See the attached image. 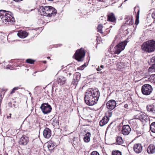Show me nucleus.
I'll use <instances>...</instances> for the list:
<instances>
[{
	"label": "nucleus",
	"instance_id": "1",
	"mask_svg": "<svg viewBox=\"0 0 155 155\" xmlns=\"http://www.w3.org/2000/svg\"><path fill=\"white\" fill-rule=\"evenodd\" d=\"M99 96V91L97 88L89 89L85 93V102L88 105L92 106L97 103Z\"/></svg>",
	"mask_w": 155,
	"mask_h": 155
},
{
	"label": "nucleus",
	"instance_id": "2",
	"mask_svg": "<svg viewBox=\"0 0 155 155\" xmlns=\"http://www.w3.org/2000/svg\"><path fill=\"white\" fill-rule=\"evenodd\" d=\"M38 12L41 15L49 17L54 16L57 12L56 9L50 6H40Z\"/></svg>",
	"mask_w": 155,
	"mask_h": 155
},
{
	"label": "nucleus",
	"instance_id": "3",
	"mask_svg": "<svg viewBox=\"0 0 155 155\" xmlns=\"http://www.w3.org/2000/svg\"><path fill=\"white\" fill-rule=\"evenodd\" d=\"M12 15V13L9 11L3 10H0V18L3 22H14L15 19Z\"/></svg>",
	"mask_w": 155,
	"mask_h": 155
},
{
	"label": "nucleus",
	"instance_id": "4",
	"mask_svg": "<svg viewBox=\"0 0 155 155\" xmlns=\"http://www.w3.org/2000/svg\"><path fill=\"white\" fill-rule=\"evenodd\" d=\"M142 50L146 52L151 53L155 51V41L153 40L144 42L141 45Z\"/></svg>",
	"mask_w": 155,
	"mask_h": 155
},
{
	"label": "nucleus",
	"instance_id": "5",
	"mask_svg": "<svg viewBox=\"0 0 155 155\" xmlns=\"http://www.w3.org/2000/svg\"><path fill=\"white\" fill-rule=\"evenodd\" d=\"M127 41H124V42H120L114 47V49L113 50V51H111V48H113L114 45L113 43L108 51H110L112 54L113 53L114 54H119L124 49L126 45L127 44Z\"/></svg>",
	"mask_w": 155,
	"mask_h": 155
},
{
	"label": "nucleus",
	"instance_id": "6",
	"mask_svg": "<svg viewBox=\"0 0 155 155\" xmlns=\"http://www.w3.org/2000/svg\"><path fill=\"white\" fill-rule=\"evenodd\" d=\"M85 52L84 49L81 48L77 50L74 54L75 58L78 61H82V58L85 56Z\"/></svg>",
	"mask_w": 155,
	"mask_h": 155
},
{
	"label": "nucleus",
	"instance_id": "7",
	"mask_svg": "<svg viewBox=\"0 0 155 155\" xmlns=\"http://www.w3.org/2000/svg\"><path fill=\"white\" fill-rule=\"evenodd\" d=\"M153 88L149 84H146L142 87L141 91L143 94L146 95L150 94L152 92Z\"/></svg>",
	"mask_w": 155,
	"mask_h": 155
},
{
	"label": "nucleus",
	"instance_id": "8",
	"mask_svg": "<svg viewBox=\"0 0 155 155\" xmlns=\"http://www.w3.org/2000/svg\"><path fill=\"white\" fill-rule=\"evenodd\" d=\"M42 113L44 114H47L51 112L52 108L48 103H43L40 107Z\"/></svg>",
	"mask_w": 155,
	"mask_h": 155
},
{
	"label": "nucleus",
	"instance_id": "9",
	"mask_svg": "<svg viewBox=\"0 0 155 155\" xmlns=\"http://www.w3.org/2000/svg\"><path fill=\"white\" fill-rule=\"evenodd\" d=\"M131 130V128L129 125H124L123 126L121 132L124 135H127L129 134Z\"/></svg>",
	"mask_w": 155,
	"mask_h": 155
},
{
	"label": "nucleus",
	"instance_id": "10",
	"mask_svg": "<svg viewBox=\"0 0 155 155\" xmlns=\"http://www.w3.org/2000/svg\"><path fill=\"white\" fill-rule=\"evenodd\" d=\"M133 149L136 153H139L142 151L143 147L140 143H136L134 145Z\"/></svg>",
	"mask_w": 155,
	"mask_h": 155
},
{
	"label": "nucleus",
	"instance_id": "11",
	"mask_svg": "<svg viewBox=\"0 0 155 155\" xmlns=\"http://www.w3.org/2000/svg\"><path fill=\"white\" fill-rule=\"evenodd\" d=\"M43 134L45 138L48 139L51 135V131L49 128L46 127L43 130Z\"/></svg>",
	"mask_w": 155,
	"mask_h": 155
},
{
	"label": "nucleus",
	"instance_id": "12",
	"mask_svg": "<svg viewBox=\"0 0 155 155\" xmlns=\"http://www.w3.org/2000/svg\"><path fill=\"white\" fill-rule=\"evenodd\" d=\"M116 103L114 100H110L107 102V108L110 110H113L115 107Z\"/></svg>",
	"mask_w": 155,
	"mask_h": 155
},
{
	"label": "nucleus",
	"instance_id": "13",
	"mask_svg": "<svg viewBox=\"0 0 155 155\" xmlns=\"http://www.w3.org/2000/svg\"><path fill=\"white\" fill-rule=\"evenodd\" d=\"M28 138L25 136H23L20 139L19 143L20 145H26L28 142Z\"/></svg>",
	"mask_w": 155,
	"mask_h": 155
},
{
	"label": "nucleus",
	"instance_id": "14",
	"mask_svg": "<svg viewBox=\"0 0 155 155\" xmlns=\"http://www.w3.org/2000/svg\"><path fill=\"white\" fill-rule=\"evenodd\" d=\"M81 74L78 72H76L74 78V81L72 83L73 85H77L81 78Z\"/></svg>",
	"mask_w": 155,
	"mask_h": 155
},
{
	"label": "nucleus",
	"instance_id": "15",
	"mask_svg": "<svg viewBox=\"0 0 155 155\" xmlns=\"http://www.w3.org/2000/svg\"><path fill=\"white\" fill-rule=\"evenodd\" d=\"M116 19L114 14L113 13H111L107 15V21L113 22L116 21Z\"/></svg>",
	"mask_w": 155,
	"mask_h": 155
},
{
	"label": "nucleus",
	"instance_id": "16",
	"mask_svg": "<svg viewBox=\"0 0 155 155\" xmlns=\"http://www.w3.org/2000/svg\"><path fill=\"white\" fill-rule=\"evenodd\" d=\"M147 151L149 154H152L155 153V146L153 144H150L148 147Z\"/></svg>",
	"mask_w": 155,
	"mask_h": 155
},
{
	"label": "nucleus",
	"instance_id": "17",
	"mask_svg": "<svg viewBox=\"0 0 155 155\" xmlns=\"http://www.w3.org/2000/svg\"><path fill=\"white\" fill-rule=\"evenodd\" d=\"M84 137L83 140L85 143H88L90 140V137H91V134L89 132L86 133L84 135H83Z\"/></svg>",
	"mask_w": 155,
	"mask_h": 155
},
{
	"label": "nucleus",
	"instance_id": "18",
	"mask_svg": "<svg viewBox=\"0 0 155 155\" xmlns=\"http://www.w3.org/2000/svg\"><path fill=\"white\" fill-rule=\"evenodd\" d=\"M18 36L21 38H24L28 35V33L25 31H20L17 34Z\"/></svg>",
	"mask_w": 155,
	"mask_h": 155
},
{
	"label": "nucleus",
	"instance_id": "19",
	"mask_svg": "<svg viewBox=\"0 0 155 155\" xmlns=\"http://www.w3.org/2000/svg\"><path fill=\"white\" fill-rule=\"evenodd\" d=\"M147 108L148 111L155 114V105L153 104L148 105Z\"/></svg>",
	"mask_w": 155,
	"mask_h": 155
},
{
	"label": "nucleus",
	"instance_id": "20",
	"mask_svg": "<svg viewBox=\"0 0 155 155\" xmlns=\"http://www.w3.org/2000/svg\"><path fill=\"white\" fill-rule=\"evenodd\" d=\"M66 78L63 76H60L58 78V81L59 84L60 85H63L64 84H65L66 82Z\"/></svg>",
	"mask_w": 155,
	"mask_h": 155
},
{
	"label": "nucleus",
	"instance_id": "21",
	"mask_svg": "<svg viewBox=\"0 0 155 155\" xmlns=\"http://www.w3.org/2000/svg\"><path fill=\"white\" fill-rule=\"evenodd\" d=\"M136 9L137 10V14L136 16V20L135 22V24L137 25L139 23V15L140 13V9L138 6L136 7H135L134 9V11H135Z\"/></svg>",
	"mask_w": 155,
	"mask_h": 155
},
{
	"label": "nucleus",
	"instance_id": "22",
	"mask_svg": "<svg viewBox=\"0 0 155 155\" xmlns=\"http://www.w3.org/2000/svg\"><path fill=\"white\" fill-rule=\"evenodd\" d=\"M106 114L107 113H105V116L103 117L102 119L100 122L99 124L101 126H103L107 124V119H105V117H107V116H106Z\"/></svg>",
	"mask_w": 155,
	"mask_h": 155
},
{
	"label": "nucleus",
	"instance_id": "23",
	"mask_svg": "<svg viewBox=\"0 0 155 155\" xmlns=\"http://www.w3.org/2000/svg\"><path fill=\"white\" fill-rule=\"evenodd\" d=\"M54 144L51 142H49L48 143V148L51 152L54 150Z\"/></svg>",
	"mask_w": 155,
	"mask_h": 155
},
{
	"label": "nucleus",
	"instance_id": "24",
	"mask_svg": "<svg viewBox=\"0 0 155 155\" xmlns=\"http://www.w3.org/2000/svg\"><path fill=\"white\" fill-rule=\"evenodd\" d=\"M59 120L58 119L53 117L52 118V124L54 126H57L59 125Z\"/></svg>",
	"mask_w": 155,
	"mask_h": 155
},
{
	"label": "nucleus",
	"instance_id": "25",
	"mask_svg": "<svg viewBox=\"0 0 155 155\" xmlns=\"http://www.w3.org/2000/svg\"><path fill=\"white\" fill-rule=\"evenodd\" d=\"M150 128L151 131L155 133V122H153L150 125Z\"/></svg>",
	"mask_w": 155,
	"mask_h": 155
},
{
	"label": "nucleus",
	"instance_id": "26",
	"mask_svg": "<svg viewBox=\"0 0 155 155\" xmlns=\"http://www.w3.org/2000/svg\"><path fill=\"white\" fill-rule=\"evenodd\" d=\"M117 142L118 144L120 145L122 144L123 140L121 137H118L117 139Z\"/></svg>",
	"mask_w": 155,
	"mask_h": 155
},
{
	"label": "nucleus",
	"instance_id": "27",
	"mask_svg": "<svg viewBox=\"0 0 155 155\" xmlns=\"http://www.w3.org/2000/svg\"><path fill=\"white\" fill-rule=\"evenodd\" d=\"M141 120L143 121L144 120L145 121H147L148 119V116L146 114H143V115L142 116Z\"/></svg>",
	"mask_w": 155,
	"mask_h": 155
},
{
	"label": "nucleus",
	"instance_id": "28",
	"mask_svg": "<svg viewBox=\"0 0 155 155\" xmlns=\"http://www.w3.org/2000/svg\"><path fill=\"white\" fill-rule=\"evenodd\" d=\"M143 113L142 112H140L139 114L135 116V118L137 119H139L141 120L142 116L143 115Z\"/></svg>",
	"mask_w": 155,
	"mask_h": 155
},
{
	"label": "nucleus",
	"instance_id": "29",
	"mask_svg": "<svg viewBox=\"0 0 155 155\" xmlns=\"http://www.w3.org/2000/svg\"><path fill=\"white\" fill-rule=\"evenodd\" d=\"M112 153V155H121V152L118 150L113 151Z\"/></svg>",
	"mask_w": 155,
	"mask_h": 155
},
{
	"label": "nucleus",
	"instance_id": "30",
	"mask_svg": "<svg viewBox=\"0 0 155 155\" xmlns=\"http://www.w3.org/2000/svg\"><path fill=\"white\" fill-rule=\"evenodd\" d=\"M102 28L103 26L102 25L100 24L98 25L97 28V31L101 33H102Z\"/></svg>",
	"mask_w": 155,
	"mask_h": 155
},
{
	"label": "nucleus",
	"instance_id": "31",
	"mask_svg": "<svg viewBox=\"0 0 155 155\" xmlns=\"http://www.w3.org/2000/svg\"><path fill=\"white\" fill-rule=\"evenodd\" d=\"M133 20L132 19L128 20L126 22V24L130 25H132L133 24Z\"/></svg>",
	"mask_w": 155,
	"mask_h": 155
},
{
	"label": "nucleus",
	"instance_id": "32",
	"mask_svg": "<svg viewBox=\"0 0 155 155\" xmlns=\"http://www.w3.org/2000/svg\"><path fill=\"white\" fill-rule=\"evenodd\" d=\"M26 62L29 64H33L35 62V61L30 59H28L26 60Z\"/></svg>",
	"mask_w": 155,
	"mask_h": 155
},
{
	"label": "nucleus",
	"instance_id": "33",
	"mask_svg": "<svg viewBox=\"0 0 155 155\" xmlns=\"http://www.w3.org/2000/svg\"><path fill=\"white\" fill-rule=\"evenodd\" d=\"M149 70V71H155V64L153 65L152 67H150Z\"/></svg>",
	"mask_w": 155,
	"mask_h": 155
},
{
	"label": "nucleus",
	"instance_id": "34",
	"mask_svg": "<svg viewBox=\"0 0 155 155\" xmlns=\"http://www.w3.org/2000/svg\"><path fill=\"white\" fill-rule=\"evenodd\" d=\"M18 88H19L18 87H16L12 89V91L11 92V94H12L14 93L15 91H16L18 89Z\"/></svg>",
	"mask_w": 155,
	"mask_h": 155
},
{
	"label": "nucleus",
	"instance_id": "35",
	"mask_svg": "<svg viewBox=\"0 0 155 155\" xmlns=\"http://www.w3.org/2000/svg\"><path fill=\"white\" fill-rule=\"evenodd\" d=\"M91 155H100L99 153L96 151H94L92 152Z\"/></svg>",
	"mask_w": 155,
	"mask_h": 155
},
{
	"label": "nucleus",
	"instance_id": "36",
	"mask_svg": "<svg viewBox=\"0 0 155 155\" xmlns=\"http://www.w3.org/2000/svg\"><path fill=\"white\" fill-rule=\"evenodd\" d=\"M78 140V139L77 138H74L73 139V143L75 145H78V143L76 140Z\"/></svg>",
	"mask_w": 155,
	"mask_h": 155
},
{
	"label": "nucleus",
	"instance_id": "37",
	"mask_svg": "<svg viewBox=\"0 0 155 155\" xmlns=\"http://www.w3.org/2000/svg\"><path fill=\"white\" fill-rule=\"evenodd\" d=\"M150 61L152 63L155 62V56L153 57L150 59Z\"/></svg>",
	"mask_w": 155,
	"mask_h": 155
},
{
	"label": "nucleus",
	"instance_id": "38",
	"mask_svg": "<svg viewBox=\"0 0 155 155\" xmlns=\"http://www.w3.org/2000/svg\"><path fill=\"white\" fill-rule=\"evenodd\" d=\"M85 66H86L85 63L80 66L78 68L80 70H82L83 69L84 67Z\"/></svg>",
	"mask_w": 155,
	"mask_h": 155
},
{
	"label": "nucleus",
	"instance_id": "39",
	"mask_svg": "<svg viewBox=\"0 0 155 155\" xmlns=\"http://www.w3.org/2000/svg\"><path fill=\"white\" fill-rule=\"evenodd\" d=\"M85 66H86L85 63L80 66L78 68L80 70H82L83 69L84 67Z\"/></svg>",
	"mask_w": 155,
	"mask_h": 155
},
{
	"label": "nucleus",
	"instance_id": "40",
	"mask_svg": "<svg viewBox=\"0 0 155 155\" xmlns=\"http://www.w3.org/2000/svg\"><path fill=\"white\" fill-rule=\"evenodd\" d=\"M152 16L153 18L155 19V11H154L152 14Z\"/></svg>",
	"mask_w": 155,
	"mask_h": 155
},
{
	"label": "nucleus",
	"instance_id": "41",
	"mask_svg": "<svg viewBox=\"0 0 155 155\" xmlns=\"http://www.w3.org/2000/svg\"><path fill=\"white\" fill-rule=\"evenodd\" d=\"M67 76H71V73L69 72L66 73Z\"/></svg>",
	"mask_w": 155,
	"mask_h": 155
},
{
	"label": "nucleus",
	"instance_id": "42",
	"mask_svg": "<svg viewBox=\"0 0 155 155\" xmlns=\"http://www.w3.org/2000/svg\"><path fill=\"white\" fill-rule=\"evenodd\" d=\"M11 115H12V114H9V116H7V118L9 119V118H11Z\"/></svg>",
	"mask_w": 155,
	"mask_h": 155
},
{
	"label": "nucleus",
	"instance_id": "43",
	"mask_svg": "<svg viewBox=\"0 0 155 155\" xmlns=\"http://www.w3.org/2000/svg\"><path fill=\"white\" fill-rule=\"evenodd\" d=\"M152 78H153V80H155V74L152 75Z\"/></svg>",
	"mask_w": 155,
	"mask_h": 155
},
{
	"label": "nucleus",
	"instance_id": "44",
	"mask_svg": "<svg viewBox=\"0 0 155 155\" xmlns=\"http://www.w3.org/2000/svg\"><path fill=\"white\" fill-rule=\"evenodd\" d=\"M128 104H126L124 105V107H125V108H127L128 107Z\"/></svg>",
	"mask_w": 155,
	"mask_h": 155
},
{
	"label": "nucleus",
	"instance_id": "45",
	"mask_svg": "<svg viewBox=\"0 0 155 155\" xmlns=\"http://www.w3.org/2000/svg\"><path fill=\"white\" fill-rule=\"evenodd\" d=\"M96 70L97 71H99L101 70V69H100L99 67H98L97 68Z\"/></svg>",
	"mask_w": 155,
	"mask_h": 155
},
{
	"label": "nucleus",
	"instance_id": "46",
	"mask_svg": "<svg viewBox=\"0 0 155 155\" xmlns=\"http://www.w3.org/2000/svg\"><path fill=\"white\" fill-rule=\"evenodd\" d=\"M14 1H16V2H18L20 1H22L23 0H13Z\"/></svg>",
	"mask_w": 155,
	"mask_h": 155
},
{
	"label": "nucleus",
	"instance_id": "47",
	"mask_svg": "<svg viewBox=\"0 0 155 155\" xmlns=\"http://www.w3.org/2000/svg\"><path fill=\"white\" fill-rule=\"evenodd\" d=\"M105 140H106V135L107 134V130L105 131Z\"/></svg>",
	"mask_w": 155,
	"mask_h": 155
},
{
	"label": "nucleus",
	"instance_id": "48",
	"mask_svg": "<svg viewBox=\"0 0 155 155\" xmlns=\"http://www.w3.org/2000/svg\"><path fill=\"white\" fill-rule=\"evenodd\" d=\"M109 117H111V113L109 112Z\"/></svg>",
	"mask_w": 155,
	"mask_h": 155
},
{
	"label": "nucleus",
	"instance_id": "49",
	"mask_svg": "<svg viewBox=\"0 0 155 155\" xmlns=\"http://www.w3.org/2000/svg\"><path fill=\"white\" fill-rule=\"evenodd\" d=\"M100 67L101 68H104V66L103 65H101L100 66Z\"/></svg>",
	"mask_w": 155,
	"mask_h": 155
},
{
	"label": "nucleus",
	"instance_id": "50",
	"mask_svg": "<svg viewBox=\"0 0 155 155\" xmlns=\"http://www.w3.org/2000/svg\"><path fill=\"white\" fill-rule=\"evenodd\" d=\"M99 0L100 1L104 2V1L103 0Z\"/></svg>",
	"mask_w": 155,
	"mask_h": 155
},
{
	"label": "nucleus",
	"instance_id": "51",
	"mask_svg": "<svg viewBox=\"0 0 155 155\" xmlns=\"http://www.w3.org/2000/svg\"><path fill=\"white\" fill-rule=\"evenodd\" d=\"M105 58L104 59V60H103V59H102V61H105Z\"/></svg>",
	"mask_w": 155,
	"mask_h": 155
},
{
	"label": "nucleus",
	"instance_id": "52",
	"mask_svg": "<svg viewBox=\"0 0 155 155\" xmlns=\"http://www.w3.org/2000/svg\"><path fill=\"white\" fill-rule=\"evenodd\" d=\"M48 1H53L54 0H48Z\"/></svg>",
	"mask_w": 155,
	"mask_h": 155
},
{
	"label": "nucleus",
	"instance_id": "53",
	"mask_svg": "<svg viewBox=\"0 0 155 155\" xmlns=\"http://www.w3.org/2000/svg\"><path fill=\"white\" fill-rule=\"evenodd\" d=\"M46 61H44V63H46Z\"/></svg>",
	"mask_w": 155,
	"mask_h": 155
},
{
	"label": "nucleus",
	"instance_id": "54",
	"mask_svg": "<svg viewBox=\"0 0 155 155\" xmlns=\"http://www.w3.org/2000/svg\"><path fill=\"white\" fill-rule=\"evenodd\" d=\"M107 120H109V119H108V118L107 117Z\"/></svg>",
	"mask_w": 155,
	"mask_h": 155
},
{
	"label": "nucleus",
	"instance_id": "55",
	"mask_svg": "<svg viewBox=\"0 0 155 155\" xmlns=\"http://www.w3.org/2000/svg\"><path fill=\"white\" fill-rule=\"evenodd\" d=\"M47 58H48V59H49V58H50V57H47Z\"/></svg>",
	"mask_w": 155,
	"mask_h": 155
},
{
	"label": "nucleus",
	"instance_id": "56",
	"mask_svg": "<svg viewBox=\"0 0 155 155\" xmlns=\"http://www.w3.org/2000/svg\"><path fill=\"white\" fill-rule=\"evenodd\" d=\"M132 122V121H130V124H131V123Z\"/></svg>",
	"mask_w": 155,
	"mask_h": 155
},
{
	"label": "nucleus",
	"instance_id": "57",
	"mask_svg": "<svg viewBox=\"0 0 155 155\" xmlns=\"http://www.w3.org/2000/svg\"><path fill=\"white\" fill-rule=\"evenodd\" d=\"M95 138H93V140H95Z\"/></svg>",
	"mask_w": 155,
	"mask_h": 155
},
{
	"label": "nucleus",
	"instance_id": "58",
	"mask_svg": "<svg viewBox=\"0 0 155 155\" xmlns=\"http://www.w3.org/2000/svg\"><path fill=\"white\" fill-rule=\"evenodd\" d=\"M113 4V3H111V4H109V5H112V4Z\"/></svg>",
	"mask_w": 155,
	"mask_h": 155
},
{
	"label": "nucleus",
	"instance_id": "59",
	"mask_svg": "<svg viewBox=\"0 0 155 155\" xmlns=\"http://www.w3.org/2000/svg\"><path fill=\"white\" fill-rule=\"evenodd\" d=\"M112 26H110V28H112Z\"/></svg>",
	"mask_w": 155,
	"mask_h": 155
},
{
	"label": "nucleus",
	"instance_id": "60",
	"mask_svg": "<svg viewBox=\"0 0 155 155\" xmlns=\"http://www.w3.org/2000/svg\"><path fill=\"white\" fill-rule=\"evenodd\" d=\"M29 94L30 95L31 94V93L30 92H29Z\"/></svg>",
	"mask_w": 155,
	"mask_h": 155
},
{
	"label": "nucleus",
	"instance_id": "61",
	"mask_svg": "<svg viewBox=\"0 0 155 155\" xmlns=\"http://www.w3.org/2000/svg\"><path fill=\"white\" fill-rule=\"evenodd\" d=\"M109 126H110V125H108V127H107V129L108 128V127H109Z\"/></svg>",
	"mask_w": 155,
	"mask_h": 155
},
{
	"label": "nucleus",
	"instance_id": "62",
	"mask_svg": "<svg viewBox=\"0 0 155 155\" xmlns=\"http://www.w3.org/2000/svg\"><path fill=\"white\" fill-rule=\"evenodd\" d=\"M36 72H35L34 73V74H35V73H36Z\"/></svg>",
	"mask_w": 155,
	"mask_h": 155
},
{
	"label": "nucleus",
	"instance_id": "63",
	"mask_svg": "<svg viewBox=\"0 0 155 155\" xmlns=\"http://www.w3.org/2000/svg\"><path fill=\"white\" fill-rule=\"evenodd\" d=\"M134 124H136V123L135 122V123H134Z\"/></svg>",
	"mask_w": 155,
	"mask_h": 155
},
{
	"label": "nucleus",
	"instance_id": "64",
	"mask_svg": "<svg viewBox=\"0 0 155 155\" xmlns=\"http://www.w3.org/2000/svg\"><path fill=\"white\" fill-rule=\"evenodd\" d=\"M103 89L104 90V88H103Z\"/></svg>",
	"mask_w": 155,
	"mask_h": 155
}]
</instances>
